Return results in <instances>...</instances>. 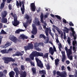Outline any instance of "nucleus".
<instances>
[{
    "mask_svg": "<svg viewBox=\"0 0 77 77\" xmlns=\"http://www.w3.org/2000/svg\"><path fill=\"white\" fill-rule=\"evenodd\" d=\"M10 14L11 16L14 18V21H12V25L16 27L18 26L20 24V21L17 20V14H14V13L12 12H11Z\"/></svg>",
    "mask_w": 77,
    "mask_h": 77,
    "instance_id": "obj_1",
    "label": "nucleus"
},
{
    "mask_svg": "<svg viewBox=\"0 0 77 77\" xmlns=\"http://www.w3.org/2000/svg\"><path fill=\"white\" fill-rule=\"evenodd\" d=\"M29 15H28L27 14H25V18L27 20H26V22H25V24L23 25L24 27L26 29L27 28V24H30L32 23V19L29 20Z\"/></svg>",
    "mask_w": 77,
    "mask_h": 77,
    "instance_id": "obj_2",
    "label": "nucleus"
},
{
    "mask_svg": "<svg viewBox=\"0 0 77 77\" xmlns=\"http://www.w3.org/2000/svg\"><path fill=\"white\" fill-rule=\"evenodd\" d=\"M3 60H4V63H8L9 62H14L15 60L11 57H4L2 58Z\"/></svg>",
    "mask_w": 77,
    "mask_h": 77,
    "instance_id": "obj_3",
    "label": "nucleus"
},
{
    "mask_svg": "<svg viewBox=\"0 0 77 77\" xmlns=\"http://www.w3.org/2000/svg\"><path fill=\"white\" fill-rule=\"evenodd\" d=\"M45 33H46V35L47 36H48L49 33L50 35L51 36L53 39H54V35H53V33H52V32H51V28H50V27H49V28H46V30H45Z\"/></svg>",
    "mask_w": 77,
    "mask_h": 77,
    "instance_id": "obj_4",
    "label": "nucleus"
},
{
    "mask_svg": "<svg viewBox=\"0 0 77 77\" xmlns=\"http://www.w3.org/2000/svg\"><path fill=\"white\" fill-rule=\"evenodd\" d=\"M33 43H32V42L28 43V45L24 47L25 51L33 49Z\"/></svg>",
    "mask_w": 77,
    "mask_h": 77,
    "instance_id": "obj_5",
    "label": "nucleus"
},
{
    "mask_svg": "<svg viewBox=\"0 0 77 77\" xmlns=\"http://www.w3.org/2000/svg\"><path fill=\"white\" fill-rule=\"evenodd\" d=\"M44 14L42 13H41V15H40V21L42 23L44 24L45 25L43 26V28L44 29H45L46 30V26H47V23L44 22Z\"/></svg>",
    "mask_w": 77,
    "mask_h": 77,
    "instance_id": "obj_6",
    "label": "nucleus"
},
{
    "mask_svg": "<svg viewBox=\"0 0 77 77\" xmlns=\"http://www.w3.org/2000/svg\"><path fill=\"white\" fill-rule=\"evenodd\" d=\"M35 60L37 62V66L40 68H44V66H43V63L41 62V61L39 60V59L35 58Z\"/></svg>",
    "mask_w": 77,
    "mask_h": 77,
    "instance_id": "obj_7",
    "label": "nucleus"
},
{
    "mask_svg": "<svg viewBox=\"0 0 77 77\" xmlns=\"http://www.w3.org/2000/svg\"><path fill=\"white\" fill-rule=\"evenodd\" d=\"M57 74L60 77H66L67 76V73L66 72L64 71L62 73L59 71L57 72Z\"/></svg>",
    "mask_w": 77,
    "mask_h": 77,
    "instance_id": "obj_8",
    "label": "nucleus"
},
{
    "mask_svg": "<svg viewBox=\"0 0 77 77\" xmlns=\"http://www.w3.org/2000/svg\"><path fill=\"white\" fill-rule=\"evenodd\" d=\"M32 30L31 32L32 33L34 34V35H36L38 32V30H37V28L36 26H35V25L34 24H32Z\"/></svg>",
    "mask_w": 77,
    "mask_h": 77,
    "instance_id": "obj_9",
    "label": "nucleus"
},
{
    "mask_svg": "<svg viewBox=\"0 0 77 77\" xmlns=\"http://www.w3.org/2000/svg\"><path fill=\"white\" fill-rule=\"evenodd\" d=\"M53 48L52 47H50L49 48V52H50L51 54V55H53L54 54V51H55V52H56L57 51V50L56 49L55 46L53 45Z\"/></svg>",
    "mask_w": 77,
    "mask_h": 77,
    "instance_id": "obj_10",
    "label": "nucleus"
},
{
    "mask_svg": "<svg viewBox=\"0 0 77 77\" xmlns=\"http://www.w3.org/2000/svg\"><path fill=\"white\" fill-rule=\"evenodd\" d=\"M42 44H43L42 43L39 42L38 43V42H36L34 43V47L37 50H40L41 49L39 48V46L40 45H42Z\"/></svg>",
    "mask_w": 77,
    "mask_h": 77,
    "instance_id": "obj_11",
    "label": "nucleus"
},
{
    "mask_svg": "<svg viewBox=\"0 0 77 77\" xmlns=\"http://www.w3.org/2000/svg\"><path fill=\"white\" fill-rule=\"evenodd\" d=\"M61 54H62V62L63 63L65 62V61L66 60V56L65 55V51H62L61 52Z\"/></svg>",
    "mask_w": 77,
    "mask_h": 77,
    "instance_id": "obj_12",
    "label": "nucleus"
},
{
    "mask_svg": "<svg viewBox=\"0 0 77 77\" xmlns=\"http://www.w3.org/2000/svg\"><path fill=\"white\" fill-rule=\"evenodd\" d=\"M34 57H36L35 52H32V54H31L29 55V57L31 60H34Z\"/></svg>",
    "mask_w": 77,
    "mask_h": 77,
    "instance_id": "obj_13",
    "label": "nucleus"
},
{
    "mask_svg": "<svg viewBox=\"0 0 77 77\" xmlns=\"http://www.w3.org/2000/svg\"><path fill=\"white\" fill-rule=\"evenodd\" d=\"M9 39L11 41L13 42L14 43H17V38L15 36H12L10 37Z\"/></svg>",
    "mask_w": 77,
    "mask_h": 77,
    "instance_id": "obj_14",
    "label": "nucleus"
},
{
    "mask_svg": "<svg viewBox=\"0 0 77 77\" xmlns=\"http://www.w3.org/2000/svg\"><path fill=\"white\" fill-rule=\"evenodd\" d=\"M35 20L33 22L35 23V24L37 26H41L40 24V21H39V20L37 18V17H35Z\"/></svg>",
    "mask_w": 77,
    "mask_h": 77,
    "instance_id": "obj_15",
    "label": "nucleus"
},
{
    "mask_svg": "<svg viewBox=\"0 0 77 77\" xmlns=\"http://www.w3.org/2000/svg\"><path fill=\"white\" fill-rule=\"evenodd\" d=\"M31 8L33 12L35 11L36 9V7L35 6V4L34 3L30 4Z\"/></svg>",
    "mask_w": 77,
    "mask_h": 77,
    "instance_id": "obj_16",
    "label": "nucleus"
},
{
    "mask_svg": "<svg viewBox=\"0 0 77 77\" xmlns=\"http://www.w3.org/2000/svg\"><path fill=\"white\" fill-rule=\"evenodd\" d=\"M22 3L23 4L22 7L21 8V10L22 14H24L25 12V8L24 7V2H22Z\"/></svg>",
    "mask_w": 77,
    "mask_h": 77,
    "instance_id": "obj_17",
    "label": "nucleus"
},
{
    "mask_svg": "<svg viewBox=\"0 0 77 77\" xmlns=\"http://www.w3.org/2000/svg\"><path fill=\"white\" fill-rule=\"evenodd\" d=\"M7 15H8V11H4L2 12L1 13L2 17H6Z\"/></svg>",
    "mask_w": 77,
    "mask_h": 77,
    "instance_id": "obj_18",
    "label": "nucleus"
},
{
    "mask_svg": "<svg viewBox=\"0 0 77 77\" xmlns=\"http://www.w3.org/2000/svg\"><path fill=\"white\" fill-rule=\"evenodd\" d=\"M16 5L17 8H19V6H20V7H21V6H22L21 2L20 1L19 2H18V1H17Z\"/></svg>",
    "mask_w": 77,
    "mask_h": 77,
    "instance_id": "obj_19",
    "label": "nucleus"
},
{
    "mask_svg": "<svg viewBox=\"0 0 77 77\" xmlns=\"http://www.w3.org/2000/svg\"><path fill=\"white\" fill-rule=\"evenodd\" d=\"M35 52L36 55V57L37 56V57H38V56H44V54H43V53H42L37 52L36 51H35Z\"/></svg>",
    "mask_w": 77,
    "mask_h": 77,
    "instance_id": "obj_20",
    "label": "nucleus"
},
{
    "mask_svg": "<svg viewBox=\"0 0 77 77\" xmlns=\"http://www.w3.org/2000/svg\"><path fill=\"white\" fill-rule=\"evenodd\" d=\"M6 1V0H2V2L1 4L0 8L1 9H3L4 8Z\"/></svg>",
    "mask_w": 77,
    "mask_h": 77,
    "instance_id": "obj_21",
    "label": "nucleus"
},
{
    "mask_svg": "<svg viewBox=\"0 0 77 77\" xmlns=\"http://www.w3.org/2000/svg\"><path fill=\"white\" fill-rule=\"evenodd\" d=\"M2 18L1 19V22L2 23H8V20L6 18H5V17H2Z\"/></svg>",
    "mask_w": 77,
    "mask_h": 77,
    "instance_id": "obj_22",
    "label": "nucleus"
},
{
    "mask_svg": "<svg viewBox=\"0 0 77 77\" xmlns=\"http://www.w3.org/2000/svg\"><path fill=\"white\" fill-rule=\"evenodd\" d=\"M14 70L16 72V75L17 76H18V73H20V72L19 70L18 69V68L16 67V68H14Z\"/></svg>",
    "mask_w": 77,
    "mask_h": 77,
    "instance_id": "obj_23",
    "label": "nucleus"
},
{
    "mask_svg": "<svg viewBox=\"0 0 77 77\" xmlns=\"http://www.w3.org/2000/svg\"><path fill=\"white\" fill-rule=\"evenodd\" d=\"M20 37L21 38V39H23V40H24V39H27V38H28L27 36H25V35L23 34H21L20 36Z\"/></svg>",
    "mask_w": 77,
    "mask_h": 77,
    "instance_id": "obj_24",
    "label": "nucleus"
},
{
    "mask_svg": "<svg viewBox=\"0 0 77 77\" xmlns=\"http://www.w3.org/2000/svg\"><path fill=\"white\" fill-rule=\"evenodd\" d=\"M11 43L10 42H7L5 45V46L4 48H7L8 47L11 46Z\"/></svg>",
    "mask_w": 77,
    "mask_h": 77,
    "instance_id": "obj_25",
    "label": "nucleus"
},
{
    "mask_svg": "<svg viewBox=\"0 0 77 77\" xmlns=\"http://www.w3.org/2000/svg\"><path fill=\"white\" fill-rule=\"evenodd\" d=\"M66 52L67 56H70L72 54V52L71 49H68Z\"/></svg>",
    "mask_w": 77,
    "mask_h": 77,
    "instance_id": "obj_26",
    "label": "nucleus"
},
{
    "mask_svg": "<svg viewBox=\"0 0 77 77\" xmlns=\"http://www.w3.org/2000/svg\"><path fill=\"white\" fill-rule=\"evenodd\" d=\"M39 74H43V75H46V71L45 70H40L39 71Z\"/></svg>",
    "mask_w": 77,
    "mask_h": 77,
    "instance_id": "obj_27",
    "label": "nucleus"
},
{
    "mask_svg": "<svg viewBox=\"0 0 77 77\" xmlns=\"http://www.w3.org/2000/svg\"><path fill=\"white\" fill-rule=\"evenodd\" d=\"M7 50H1L0 51L1 53H2V54H5V53H9V50L7 51V52L6 51Z\"/></svg>",
    "mask_w": 77,
    "mask_h": 77,
    "instance_id": "obj_28",
    "label": "nucleus"
},
{
    "mask_svg": "<svg viewBox=\"0 0 77 77\" xmlns=\"http://www.w3.org/2000/svg\"><path fill=\"white\" fill-rule=\"evenodd\" d=\"M59 61H60V60L57 58L56 60H55V63L56 66H57L59 65Z\"/></svg>",
    "mask_w": 77,
    "mask_h": 77,
    "instance_id": "obj_29",
    "label": "nucleus"
},
{
    "mask_svg": "<svg viewBox=\"0 0 77 77\" xmlns=\"http://www.w3.org/2000/svg\"><path fill=\"white\" fill-rule=\"evenodd\" d=\"M53 27H54L55 29H56V30H57V31L58 32L59 34H60V32L59 31V29L58 27H57V26H55V25H53Z\"/></svg>",
    "mask_w": 77,
    "mask_h": 77,
    "instance_id": "obj_30",
    "label": "nucleus"
},
{
    "mask_svg": "<svg viewBox=\"0 0 77 77\" xmlns=\"http://www.w3.org/2000/svg\"><path fill=\"white\" fill-rule=\"evenodd\" d=\"M64 29H64L63 31H65V32H66V33H68V32H69V30H70V29H68L67 27H65L63 28Z\"/></svg>",
    "mask_w": 77,
    "mask_h": 77,
    "instance_id": "obj_31",
    "label": "nucleus"
},
{
    "mask_svg": "<svg viewBox=\"0 0 77 77\" xmlns=\"http://www.w3.org/2000/svg\"><path fill=\"white\" fill-rule=\"evenodd\" d=\"M39 38H43L44 39H46V36L43 34H41L39 35Z\"/></svg>",
    "mask_w": 77,
    "mask_h": 77,
    "instance_id": "obj_32",
    "label": "nucleus"
},
{
    "mask_svg": "<svg viewBox=\"0 0 77 77\" xmlns=\"http://www.w3.org/2000/svg\"><path fill=\"white\" fill-rule=\"evenodd\" d=\"M15 54L17 56H23V54L18 51L16 53H15Z\"/></svg>",
    "mask_w": 77,
    "mask_h": 77,
    "instance_id": "obj_33",
    "label": "nucleus"
},
{
    "mask_svg": "<svg viewBox=\"0 0 77 77\" xmlns=\"http://www.w3.org/2000/svg\"><path fill=\"white\" fill-rule=\"evenodd\" d=\"M32 73L33 74H36V68H33L32 69Z\"/></svg>",
    "mask_w": 77,
    "mask_h": 77,
    "instance_id": "obj_34",
    "label": "nucleus"
},
{
    "mask_svg": "<svg viewBox=\"0 0 77 77\" xmlns=\"http://www.w3.org/2000/svg\"><path fill=\"white\" fill-rule=\"evenodd\" d=\"M20 75H21L22 77H26V72H25V71H24L23 73H21L20 74Z\"/></svg>",
    "mask_w": 77,
    "mask_h": 77,
    "instance_id": "obj_35",
    "label": "nucleus"
},
{
    "mask_svg": "<svg viewBox=\"0 0 77 77\" xmlns=\"http://www.w3.org/2000/svg\"><path fill=\"white\" fill-rule=\"evenodd\" d=\"M72 44H73V46H75V45H76V47H77V41L75 40L73 41Z\"/></svg>",
    "mask_w": 77,
    "mask_h": 77,
    "instance_id": "obj_36",
    "label": "nucleus"
},
{
    "mask_svg": "<svg viewBox=\"0 0 77 77\" xmlns=\"http://www.w3.org/2000/svg\"><path fill=\"white\" fill-rule=\"evenodd\" d=\"M7 33L4 31L3 29H2L0 33V35H2V34H7Z\"/></svg>",
    "mask_w": 77,
    "mask_h": 77,
    "instance_id": "obj_37",
    "label": "nucleus"
},
{
    "mask_svg": "<svg viewBox=\"0 0 77 77\" xmlns=\"http://www.w3.org/2000/svg\"><path fill=\"white\" fill-rule=\"evenodd\" d=\"M46 68L47 70H49L50 69V66L49 65V64H48L46 66Z\"/></svg>",
    "mask_w": 77,
    "mask_h": 77,
    "instance_id": "obj_38",
    "label": "nucleus"
},
{
    "mask_svg": "<svg viewBox=\"0 0 77 77\" xmlns=\"http://www.w3.org/2000/svg\"><path fill=\"white\" fill-rule=\"evenodd\" d=\"M48 53H46V54H45L44 56L43 57V58H48Z\"/></svg>",
    "mask_w": 77,
    "mask_h": 77,
    "instance_id": "obj_39",
    "label": "nucleus"
},
{
    "mask_svg": "<svg viewBox=\"0 0 77 77\" xmlns=\"http://www.w3.org/2000/svg\"><path fill=\"white\" fill-rule=\"evenodd\" d=\"M67 41L68 44H71V39H70V38L68 37Z\"/></svg>",
    "mask_w": 77,
    "mask_h": 77,
    "instance_id": "obj_40",
    "label": "nucleus"
},
{
    "mask_svg": "<svg viewBox=\"0 0 77 77\" xmlns=\"http://www.w3.org/2000/svg\"><path fill=\"white\" fill-rule=\"evenodd\" d=\"M25 60L26 62H30V61H31V60L30 59V58L27 57L26 58Z\"/></svg>",
    "mask_w": 77,
    "mask_h": 77,
    "instance_id": "obj_41",
    "label": "nucleus"
},
{
    "mask_svg": "<svg viewBox=\"0 0 77 77\" xmlns=\"http://www.w3.org/2000/svg\"><path fill=\"white\" fill-rule=\"evenodd\" d=\"M67 56L70 60H72L73 57L72 55L68 56Z\"/></svg>",
    "mask_w": 77,
    "mask_h": 77,
    "instance_id": "obj_42",
    "label": "nucleus"
},
{
    "mask_svg": "<svg viewBox=\"0 0 77 77\" xmlns=\"http://www.w3.org/2000/svg\"><path fill=\"white\" fill-rule=\"evenodd\" d=\"M69 24L70 26H74V24L72 23V22H69Z\"/></svg>",
    "mask_w": 77,
    "mask_h": 77,
    "instance_id": "obj_43",
    "label": "nucleus"
},
{
    "mask_svg": "<svg viewBox=\"0 0 77 77\" xmlns=\"http://www.w3.org/2000/svg\"><path fill=\"white\" fill-rule=\"evenodd\" d=\"M55 17L59 20H61V19H62V18H61L59 15H55Z\"/></svg>",
    "mask_w": 77,
    "mask_h": 77,
    "instance_id": "obj_44",
    "label": "nucleus"
},
{
    "mask_svg": "<svg viewBox=\"0 0 77 77\" xmlns=\"http://www.w3.org/2000/svg\"><path fill=\"white\" fill-rule=\"evenodd\" d=\"M21 68L22 70H24L25 69V68H24V66L23 65H21Z\"/></svg>",
    "mask_w": 77,
    "mask_h": 77,
    "instance_id": "obj_45",
    "label": "nucleus"
},
{
    "mask_svg": "<svg viewBox=\"0 0 77 77\" xmlns=\"http://www.w3.org/2000/svg\"><path fill=\"white\" fill-rule=\"evenodd\" d=\"M15 33H17V34H19L20 32V31L19 30V29L16 30V31L15 32Z\"/></svg>",
    "mask_w": 77,
    "mask_h": 77,
    "instance_id": "obj_46",
    "label": "nucleus"
},
{
    "mask_svg": "<svg viewBox=\"0 0 77 77\" xmlns=\"http://www.w3.org/2000/svg\"><path fill=\"white\" fill-rule=\"evenodd\" d=\"M3 76V73L2 71H0V77H2Z\"/></svg>",
    "mask_w": 77,
    "mask_h": 77,
    "instance_id": "obj_47",
    "label": "nucleus"
},
{
    "mask_svg": "<svg viewBox=\"0 0 77 77\" xmlns=\"http://www.w3.org/2000/svg\"><path fill=\"white\" fill-rule=\"evenodd\" d=\"M8 7L9 10H12V6H11V4L9 5Z\"/></svg>",
    "mask_w": 77,
    "mask_h": 77,
    "instance_id": "obj_48",
    "label": "nucleus"
},
{
    "mask_svg": "<svg viewBox=\"0 0 77 77\" xmlns=\"http://www.w3.org/2000/svg\"><path fill=\"white\" fill-rule=\"evenodd\" d=\"M13 0H7L6 2L7 3H10Z\"/></svg>",
    "mask_w": 77,
    "mask_h": 77,
    "instance_id": "obj_49",
    "label": "nucleus"
},
{
    "mask_svg": "<svg viewBox=\"0 0 77 77\" xmlns=\"http://www.w3.org/2000/svg\"><path fill=\"white\" fill-rule=\"evenodd\" d=\"M63 23H66V20L64 18L63 19Z\"/></svg>",
    "mask_w": 77,
    "mask_h": 77,
    "instance_id": "obj_50",
    "label": "nucleus"
},
{
    "mask_svg": "<svg viewBox=\"0 0 77 77\" xmlns=\"http://www.w3.org/2000/svg\"><path fill=\"white\" fill-rule=\"evenodd\" d=\"M73 49L74 52H76V49H75V46H73Z\"/></svg>",
    "mask_w": 77,
    "mask_h": 77,
    "instance_id": "obj_51",
    "label": "nucleus"
},
{
    "mask_svg": "<svg viewBox=\"0 0 77 77\" xmlns=\"http://www.w3.org/2000/svg\"><path fill=\"white\" fill-rule=\"evenodd\" d=\"M46 14H45L44 16L45 18H47L48 17V15H49V14L48 13H47Z\"/></svg>",
    "mask_w": 77,
    "mask_h": 77,
    "instance_id": "obj_52",
    "label": "nucleus"
},
{
    "mask_svg": "<svg viewBox=\"0 0 77 77\" xmlns=\"http://www.w3.org/2000/svg\"><path fill=\"white\" fill-rule=\"evenodd\" d=\"M53 74L54 75H55L56 74V70H54L53 71Z\"/></svg>",
    "mask_w": 77,
    "mask_h": 77,
    "instance_id": "obj_53",
    "label": "nucleus"
},
{
    "mask_svg": "<svg viewBox=\"0 0 77 77\" xmlns=\"http://www.w3.org/2000/svg\"><path fill=\"white\" fill-rule=\"evenodd\" d=\"M30 63L31 65L33 66H35V63H33L32 62H31Z\"/></svg>",
    "mask_w": 77,
    "mask_h": 77,
    "instance_id": "obj_54",
    "label": "nucleus"
},
{
    "mask_svg": "<svg viewBox=\"0 0 77 77\" xmlns=\"http://www.w3.org/2000/svg\"><path fill=\"white\" fill-rule=\"evenodd\" d=\"M66 62L67 65L70 63V62H69V61L68 60H66Z\"/></svg>",
    "mask_w": 77,
    "mask_h": 77,
    "instance_id": "obj_55",
    "label": "nucleus"
},
{
    "mask_svg": "<svg viewBox=\"0 0 77 77\" xmlns=\"http://www.w3.org/2000/svg\"><path fill=\"white\" fill-rule=\"evenodd\" d=\"M61 69L62 71H63L65 69V67L64 66H61Z\"/></svg>",
    "mask_w": 77,
    "mask_h": 77,
    "instance_id": "obj_56",
    "label": "nucleus"
},
{
    "mask_svg": "<svg viewBox=\"0 0 77 77\" xmlns=\"http://www.w3.org/2000/svg\"><path fill=\"white\" fill-rule=\"evenodd\" d=\"M3 27V24L2 23H0V29H2Z\"/></svg>",
    "mask_w": 77,
    "mask_h": 77,
    "instance_id": "obj_57",
    "label": "nucleus"
},
{
    "mask_svg": "<svg viewBox=\"0 0 77 77\" xmlns=\"http://www.w3.org/2000/svg\"><path fill=\"white\" fill-rule=\"evenodd\" d=\"M48 41H49V38H48V39L46 41V43H48Z\"/></svg>",
    "mask_w": 77,
    "mask_h": 77,
    "instance_id": "obj_58",
    "label": "nucleus"
},
{
    "mask_svg": "<svg viewBox=\"0 0 77 77\" xmlns=\"http://www.w3.org/2000/svg\"><path fill=\"white\" fill-rule=\"evenodd\" d=\"M67 68V69L68 70V71H70L71 70V68H70V67L68 66Z\"/></svg>",
    "mask_w": 77,
    "mask_h": 77,
    "instance_id": "obj_59",
    "label": "nucleus"
},
{
    "mask_svg": "<svg viewBox=\"0 0 77 77\" xmlns=\"http://www.w3.org/2000/svg\"><path fill=\"white\" fill-rule=\"evenodd\" d=\"M19 30L20 32H24V30L21 29H19Z\"/></svg>",
    "mask_w": 77,
    "mask_h": 77,
    "instance_id": "obj_60",
    "label": "nucleus"
},
{
    "mask_svg": "<svg viewBox=\"0 0 77 77\" xmlns=\"http://www.w3.org/2000/svg\"><path fill=\"white\" fill-rule=\"evenodd\" d=\"M59 49H60V48H61L62 47V45H61V43H60V45H59Z\"/></svg>",
    "mask_w": 77,
    "mask_h": 77,
    "instance_id": "obj_61",
    "label": "nucleus"
},
{
    "mask_svg": "<svg viewBox=\"0 0 77 77\" xmlns=\"http://www.w3.org/2000/svg\"><path fill=\"white\" fill-rule=\"evenodd\" d=\"M70 30H71L72 32H74V28H72V26H71Z\"/></svg>",
    "mask_w": 77,
    "mask_h": 77,
    "instance_id": "obj_62",
    "label": "nucleus"
},
{
    "mask_svg": "<svg viewBox=\"0 0 77 77\" xmlns=\"http://www.w3.org/2000/svg\"><path fill=\"white\" fill-rule=\"evenodd\" d=\"M50 15L53 18H54L55 17V16H54V14H51Z\"/></svg>",
    "mask_w": 77,
    "mask_h": 77,
    "instance_id": "obj_63",
    "label": "nucleus"
},
{
    "mask_svg": "<svg viewBox=\"0 0 77 77\" xmlns=\"http://www.w3.org/2000/svg\"><path fill=\"white\" fill-rule=\"evenodd\" d=\"M65 50L66 51H67L68 50V48H67V47L66 46L65 47Z\"/></svg>",
    "mask_w": 77,
    "mask_h": 77,
    "instance_id": "obj_64",
    "label": "nucleus"
}]
</instances>
